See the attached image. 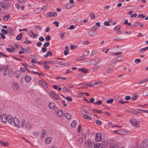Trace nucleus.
<instances>
[{
    "mask_svg": "<svg viewBox=\"0 0 148 148\" xmlns=\"http://www.w3.org/2000/svg\"><path fill=\"white\" fill-rule=\"evenodd\" d=\"M122 52H117V53H115L112 54V55H113L114 56H117L118 55L121 54H122Z\"/></svg>",
    "mask_w": 148,
    "mask_h": 148,
    "instance_id": "obj_59",
    "label": "nucleus"
},
{
    "mask_svg": "<svg viewBox=\"0 0 148 148\" xmlns=\"http://www.w3.org/2000/svg\"><path fill=\"white\" fill-rule=\"evenodd\" d=\"M1 31L3 33H4L5 34H7L8 33V30H6L4 29H1Z\"/></svg>",
    "mask_w": 148,
    "mask_h": 148,
    "instance_id": "obj_46",
    "label": "nucleus"
},
{
    "mask_svg": "<svg viewBox=\"0 0 148 148\" xmlns=\"http://www.w3.org/2000/svg\"><path fill=\"white\" fill-rule=\"evenodd\" d=\"M0 35L2 39H4L5 38V36L3 33H1L0 34Z\"/></svg>",
    "mask_w": 148,
    "mask_h": 148,
    "instance_id": "obj_62",
    "label": "nucleus"
},
{
    "mask_svg": "<svg viewBox=\"0 0 148 148\" xmlns=\"http://www.w3.org/2000/svg\"><path fill=\"white\" fill-rule=\"evenodd\" d=\"M100 146V144L98 143L95 144L94 146V148H99Z\"/></svg>",
    "mask_w": 148,
    "mask_h": 148,
    "instance_id": "obj_51",
    "label": "nucleus"
},
{
    "mask_svg": "<svg viewBox=\"0 0 148 148\" xmlns=\"http://www.w3.org/2000/svg\"><path fill=\"white\" fill-rule=\"evenodd\" d=\"M9 70L8 69H5L3 72V75L4 76L6 75L9 72Z\"/></svg>",
    "mask_w": 148,
    "mask_h": 148,
    "instance_id": "obj_36",
    "label": "nucleus"
},
{
    "mask_svg": "<svg viewBox=\"0 0 148 148\" xmlns=\"http://www.w3.org/2000/svg\"><path fill=\"white\" fill-rule=\"evenodd\" d=\"M72 7V5H71L70 3H68L66 5V7L67 8H69Z\"/></svg>",
    "mask_w": 148,
    "mask_h": 148,
    "instance_id": "obj_53",
    "label": "nucleus"
},
{
    "mask_svg": "<svg viewBox=\"0 0 148 148\" xmlns=\"http://www.w3.org/2000/svg\"><path fill=\"white\" fill-rule=\"evenodd\" d=\"M49 108L51 109L55 107V104L54 102H52L49 104Z\"/></svg>",
    "mask_w": 148,
    "mask_h": 148,
    "instance_id": "obj_22",
    "label": "nucleus"
},
{
    "mask_svg": "<svg viewBox=\"0 0 148 148\" xmlns=\"http://www.w3.org/2000/svg\"><path fill=\"white\" fill-rule=\"evenodd\" d=\"M39 40L41 42H43L44 41V39L43 37L40 36L39 38Z\"/></svg>",
    "mask_w": 148,
    "mask_h": 148,
    "instance_id": "obj_63",
    "label": "nucleus"
},
{
    "mask_svg": "<svg viewBox=\"0 0 148 148\" xmlns=\"http://www.w3.org/2000/svg\"><path fill=\"white\" fill-rule=\"evenodd\" d=\"M148 147V139L143 140L140 145L141 148H147Z\"/></svg>",
    "mask_w": 148,
    "mask_h": 148,
    "instance_id": "obj_4",
    "label": "nucleus"
},
{
    "mask_svg": "<svg viewBox=\"0 0 148 148\" xmlns=\"http://www.w3.org/2000/svg\"><path fill=\"white\" fill-rule=\"evenodd\" d=\"M63 114V111L61 110H59L57 112V116L59 117L62 116Z\"/></svg>",
    "mask_w": 148,
    "mask_h": 148,
    "instance_id": "obj_16",
    "label": "nucleus"
},
{
    "mask_svg": "<svg viewBox=\"0 0 148 148\" xmlns=\"http://www.w3.org/2000/svg\"><path fill=\"white\" fill-rule=\"evenodd\" d=\"M86 86H93V85L92 83H90L89 84H87L86 85Z\"/></svg>",
    "mask_w": 148,
    "mask_h": 148,
    "instance_id": "obj_64",
    "label": "nucleus"
},
{
    "mask_svg": "<svg viewBox=\"0 0 148 148\" xmlns=\"http://www.w3.org/2000/svg\"><path fill=\"white\" fill-rule=\"evenodd\" d=\"M12 87L14 89L16 90L18 89L19 86L17 84L14 83Z\"/></svg>",
    "mask_w": 148,
    "mask_h": 148,
    "instance_id": "obj_19",
    "label": "nucleus"
},
{
    "mask_svg": "<svg viewBox=\"0 0 148 148\" xmlns=\"http://www.w3.org/2000/svg\"><path fill=\"white\" fill-rule=\"evenodd\" d=\"M65 33L62 32L60 34V38L61 39H63L64 38V35Z\"/></svg>",
    "mask_w": 148,
    "mask_h": 148,
    "instance_id": "obj_38",
    "label": "nucleus"
},
{
    "mask_svg": "<svg viewBox=\"0 0 148 148\" xmlns=\"http://www.w3.org/2000/svg\"><path fill=\"white\" fill-rule=\"evenodd\" d=\"M81 84H83V85L82 86V88H87V87H86L87 86H86V84L84 83H80L78 84V85H80Z\"/></svg>",
    "mask_w": 148,
    "mask_h": 148,
    "instance_id": "obj_44",
    "label": "nucleus"
},
{
    "mask_svg": "<svg viewBox=\"0 0 148 148\" xmlns=\"http://www.w3.org/2000/svg\"><path fill=\"white\" fill-rule=\"evenodd\" d=\"M96 123L97 125H101L102 124L101 122L99 120H97L96 121Z\"/></svg>",
    "mask_w": 148,
    "mask_h": 148,
    "instance_id": "obj_60",
    "label": "nucleus"
},
{
    "mask_svg": "<svg viewBox=\"0 0 148 148\" xmlns=\"http://www.w3.org/2000/svg\"><path fill=\"white\" fill-rule=\"evenodd\" d=\"M108 143V141L106 140H104L100 144L101 148H104L107 145Z\"/></svg>",
    "mask_w": 148,
    "mask_h": 148,
    "instance_id": "obj_11",
    "label": "nucleus"
},
{
    "mask_svg": "<svg viewBox=\"0 0 148 148\" xmlns=\"http://www.w3.org/2000/svg\"><path fill=\"white\" fill-rule=\"evenodd\" d=\"M25 123V119H23L21 121V127H23L24 126Z\"/></svg>",
    "mask_w": 148,
    "mask_h": 148,
    "instance_id": "obj_27",
    "label": "nucleus"
},
{
    "mask_svg": "<svg viewBox=\"0 0 148 148\" xmlns=\"http://www.w3.org/2000/svg\"><path fill=\"white\" fill-rule=\"evenodd\" d=\"M50 45V42H45L44 45H43V47H46L47 46H49Z\"/></svg>",
    "mask_w": 148,
    "mask_h": 148,
    "instance_id": "obj_43",
    "label": "nucleus"
},
{
    "mask_svg": "<svg viewBox=\"0 0 148 148\" xmlns=\"http://www.w3.org/2000/svg\"><path fill=\"white\" fill-rule=\"evenodd\" d=\"M25 80L27 83H28L31 81V77L29 75H27L25 77Z\"/></svg>",
    "mask_w": 148,
    "mask_h": 148,
    "instance_id": "obj_18",
    "label": "nucleus"
},
{
    "mask_svg": "<svg viewBox=\"0 0 148 148\" xmlns=\"http://www.w3.org/2000/svg\"><path fill=\"white\" fill-rule=\"evenodd\" d=\"M49 94L54 99L57 100L59 99V96L54 91H51L49 92Z\"/></svg>",
    "mask_w": 148,
    "mask_h": 148,
    "instance_id": "obj_5",
    "label": "nucleus"
},
{
    "mask_svg": "<svg viewBox=\"0 0 148 148\" xmlns=\"http://www.w3.org/2000/svg\"><path fill=\"white\" fill-rule=\"evenodd\" d=\"M104 25L106 26H109L110 25V24L109 22L106 21L104 22Z\"/></svg>",
    "mask_w": 148,
    "mask_h": 148,
    "instance_id": "obj_58",
    "label": "nucleus"
},
{
    "mask_svg": "<svg viewBox=\"0 0 148 148\" xmlns=\"http://www.w3.org/2000/svg\"><path fill=\"white\" fill-rule=\"evenodd\" d=\"M39 83L40 85L43 87H47V83L43 79L40 80L39 81Z\"/></svg>",
    "mask_w": 148,
    "mask_h": 148,
    "instance_id": "obj_8",
    "label": "nucleus"
},
{
    "mask_svg": "<svg viewBox=\"0 0 148 148\" xmlns=\"http://www.w3.org/2000/svg\"><path fill=\"white\" fill-rule=\"evenodd\" d=\"M113 101V100L112 99H110L109 100H108L106 101V103H112Z\"/></svg>",
    "mask_w": 148,
    "mask_h": 148,
    "instance_id": "obj_50",
    "label": "nucleus"
},
{
    "mask_svg": "<svg viewBox=\"0 0 148 148\" xmlns=\"http://www.w3.org/2000/svg\"><path fill=\"white\" fill-rule=\"evenodd\" d=\"M141 61L140 59H136L135 60V63L136 64H138L139 63H140Z\"/></svg>",
    "mask_w": 148,
    "mask_h": 148,
    "instance_id": "obj_56",
    "label": "nucleus"
},
{
    "mask_svg": "<svg viewBox=\"0 0 148 148\" xmlns=\"http://www.w3.org/2000/svg\"><path fill=\"white\" fill-rule=\"evenodd\" d=\"M12 121L14 125L16 127L18 128L20 127L21 123L18 119L16 117H14Z\"/></svg>",
    "mask_w": 148,
    "mask_h": 148,
    "instance_id": "obj_2",
    "label": "nucleus"
},
{
    "mask_svg": "<svg viewBox=\"0 0 148 148\" xmlns=\"http://www.w3.org/2000/svg\"><path fill=\"white\" fill-rule=\"evenodd\" d=\"M101 59L97 58L93 60H92L90 61V63H93V64H96L99 63L101 61Z\"/></svg>",
    "mask_w": 148,
    "mask_h": 148,
    "instance_id": "obj_7",
    "label": "nucleus"
},
{
    "mask_svg": "<svg viewBox=\"0 0 148 148\" xmlns=\"http://www.w3.org/2000/svg\"><path fill=\"white\" fill-rule=\"evenodd\" d=\"M121 27L120 25H118L114 29V31H116L118 34H121V31L119 30Z\"/></svg>",
    "mask_w": 148,
    "mask_h": 148,
    "instance_id": "obj_13",
    "label": "nucleus"
},
{
    "mask_svg": "<svg viewBox=\"0 0 148 148\" xmlns=\"http://www.w3.org/2000/svg\"><path fill=\"white\" fill-rule=\"evenodd\" d=\"M25 50L26 51V52L27 53H29L31 52L32 50L29 47H27L25 49Z\"/></svg>",
    "mask_w": 148,
    "mask_h": 148,
    "instance_id": "obj_28",
    "label": "nucleus"
},
{
    "mask_svg": "<svg viewBox=\"0 0 148 148\" xmlns=\"http://www.w3.org/2000/svg\"><path fill=\"white\" fill-rule=\"evenodd\" d=\"M22 33H20L19 35H18L16 37V39L17 40H20L22 37Z\"/></svg>",
    "mask_w": 148,
    "mask_h": 148,
    "instance_id": "obj_30",
    "label": "nucleus"
},
{
    "mask_svg": "<svg viewBox=\"0 0 148 148\" xmlns=\"http://www.w3.org/2000/svg\"><path fill=\"white\" fill-rule=\"evenodd\" d=\"M58 61H55L53 60H51L49 61V63H51L52 64H58Z\"/></svg>",
    "mask_w": 148,
    "mask_h": 148,
    "instance_id": "obj_48",
    "label": "nucleus"
},
{
    "mask_svg": "<svg viewBox=\"0 0 148 148\" xmlns=\"http://www.w3.org/2000/svg\"><path fill=\"white\" fill-rule=\"evenodd\" d=\"M67 101H72V99L71 97H65Z\"/></svg>",
    "mask_w": 148,
    "mask_h": 148,
    "instance_id": "obj_45",
    "label": "nucleus"
},
{
    "mask_svg": "<svg viewBox=\"0 0 148 148\" xmlns=\"http://www.w3.org/2000/svg\"><path fill=\"white\" fill-rule=\"evenodd\" d=\"M46 16L47 17H50L53 16L52 12H49L47 13L46 14Z\"/></svg>",
    "mask_w": 148,
    "mask_h": 148,
    "instance_id": "obj_35",
    "label": "nucleus"
},
{
    "mask_svg": "<svg viewBox=\"0 0 148 148\" xmlns=\"http://www.w3.org/2000/svg\"><path fill=\"white\" fill-rule=\"evenodd\" d=\"M99 67L98 65L95 66L92 69V71H95L97 70L99 68Z\"/></svg>",
    "mask_w": 148,
    "mask_h": 148,
    "instance_id": "obj_32",
    "label": "nucleus"
},
{
    "mask_svg": "<svg viewBox=\"0 0 148 148\" xmlns=\"http://www.w3.org/2000/svg\"><path fill=\"white\" fill-rule=\"evenodd\" d=\"M62 90L64 92H69L71 91V90L69 89V88H67L65 87H64L62 89Z\"/></svg>",
    "mask_w": 148,
    "mask_h": 148,
    "instance_id": "obj_34",
    "label": "nucleus"
},
{
    "mask_svg": "<svg viewBox=\"0 0 148 148\" xmlns=\"http://www.w3.org/2000/svg\"><path fill=\"white\" fill-rule=\"evenodd\" d=\"M91 114L89 113H87V114L83 116V117L84 119H87L88 120H91L92 119V118L90 116Z\"/></svg>",
    "mask_w": 148,
    "mask_h": 148,
    "instance_id": "obj_9",
    "label": "nucleus"
},
{
    "mask_svg": "<svg viewBox=\"0 0 148 148\" xmlns=\"http://www.w3.org/2000/svg\"><path fill=\"white\" fill-rule=\"evenodd\" d=\"M24 43H28L29 44H31V42L30 41L28 40L27 39V38H26L25 41L24 42Z\"/></svg>",
    "mask_w": 148,
    "mask_h": 148,
    "instance_id": "obj_55",
    "label": "nucleus"
},
{
    "mask_svg": "<svg viewBox=\"0 0 148 148\" xmlns=\"http://www.w3.org/2000/svg\"><path fill=\"white\" fill-rule=\"evenodd\" d=\"M53 23L56 25V27H58L59 26V22L57 21H54Z\"/></svg>",
    "mask_w": 148,
    "mask_h": 148,
    "instance_id": "obj_57",
    "label": "nucleus"
},
{
    "mask_svg": "<svg viewBox=\"0 0 148 148\" xmlns=\"http://www.w3.org/2000/svg\"><path fill=\"white\" fill-rule=\"evenodd\" d=\"M84 146L86 147H92V143L90 139H88L87 141L85 143Z\"/></svg>",
    "mask_w": 148,
    "mask_h": 148,
    "instance_id": "obj_6",
    "label": "nucleus"
},
{
    "mask_svg": "<svg viewBox=\"0 0 148 148\" xmlns=\"http://www.w3.org/2000/svg\"><path fill=\"white\" fill-rule=\"evenodd\" d=\"M147 50H148V47L142 48L139 50V51L140 52H142L144 51Z\"/></svg>",
    "mask_w": 148,
    "mask_h": 148,
    "instance_id": "obj_37",
    "label": "nucleus"
},
{
    "mask_svg": "<svg viewBox=\"0 0 148 148\" xmlns=\"http://www.w3.org/2000/svg\"><path fill=\"white\" fill-rule=\"evenodd\" d=\"M32 127V125L31 123L29 122L27 123L25 125V129H27L28 130L31 129Z\"/></svg>",
    "mask_w": 148,
    "mask_h": 148,
    "instance_id": "obj_14",
    "label": "nucleus"
},
{
    "mask_svg": "<svg viewBox=\"0 0 148 148\" xmlns=\"http://www.w3.org/2000/svg\"><path fill=\"white\" fill-rule=\"evenodd\" d=\"M145 16L143 14H139L138 16V18H143L145 17Z\"/></svg>",
    "mask_w": 148,
    "mask_h": 148,
    "instance_id": "obj_41",
    "label": "nucleus"
},
{
    "mask_svg": "<svg viewBox=\"0 0 148 148\" xmlns=\"http://www.w3.org/2000/svg\"><path fill=\"white\" fill-rule=\"evenodd\" d=\"M51 140L52 139L51 137H47L45 139V143L46 144H49L50 143Z\"/></svg>",
    "mask_w": 148,
    "mask_h": 148,
    "instance_id": "obj_15",
    "label": "nucleus"
},
{
    "mask_svg": "<svg viewBox=\"0 0 148 148\" xmlns=\"http://www.w3.org/2000/svg\"><path fill=\"white\" fill-rule=\"evenodd\" d=\"M101 135L99 133L97 134L95 138V140L96 142H99L101 140Z\"/></svg>",
    "mask_w": 148,
    "mask_h": 148,
    "instance_id": "obj_10",
    "label": "nucleus"
},
{
    "mask_svg": "<svg viewBox=\"0 0 148 148\" xmlns=\"http://www.w3.org/2000/svg\"><path fill=\"white\" fill-rule=\"evenodd\" d=\"M102 103V101L101 100H99L98 101L96 102L93 103V104L95 105L97 104L100 105Z\"/></svg>",
    "mask_w": 148,
    "mask_h": 148,
    "instance_id": "obj_39",
    "label": "nucleus"
},
{
    "mask_svg": "<svg viewBox=\"0 0 148 148\" xmlns=\"http://www.w3.org/2000/svg\"><path fill=\"white\" fill-rule=\"evenodd\" d=\"M113 70L112 68H109L108 69L104 71L103 73V74L104 75H106L110 74Z\"/></svg>",
    "mask_w": 148,
    "mask_h": 148,
    "instance_id": "obj_12",
    "label": "nucleus"
},
{
    "mask_svg": "<svg viewBox=\"0 0 148 148\" xmlns=\"http://www.w3.org/2000/svg\"><path fill=\"white\" fill-rule=\"evenodd\" d=\"M30 33L29 34V35L32 38L34 33L32 30H30Z\"/></svg>",
    "mask_w": 148,
    "mask_h": 148,
    "instance_id": "obj_61",
    "label": "nucleus"
},
{
    "mask_svg": "<svg viewBox=\"0 0 148 148\" xmlns=\"http://www.w3.org/2000/svg\"><path fill=\"white\" fill-rule=\"evenodd\" d=\"M46 134V130H43L41 132V136L40 137V138H42L45 136Z\"/></svg>",
    "mask_w": 148,
    "mask_h": 148,
    "instance_id": "obj_21",
    "label": "nucleus"
},
{
    "mask_svg": "<svg viewBox=\"0 0 148 148\" xmlns=\"http://www.w3.org/2000/svg\"><path fill=\"white\" fill-rule=\"evenodd\" d=\"M8 32L9 33L12 34L14 33V30L11 27H9L7 29Z\"/></svg>",
    "mask_w": 148,
    "mask_h": 148,
    "instance_id": "obj_25",
    "label": "nucleus"
},
{
    "mask_svg": "<svg viewBox=\"0 0 148 148\" xmlns=\"http://www.w3.org/2000/svg\"><path fill=\"white\" fill-rule=\"evenodd\" d=\"M45 39L46 41L49 40L51 39V37L50 36L47 35L45 38Z\"/></svg>",
    "mask_w": 148,
    "mask_h": 148,
    "instance_id": "obj_54",
    "label": "nucleus"
},
{
    "mask_svg": "<svg viewBox=\"0 0 148 148\" xmlns=\"http://www.w3.org/2000/svg\"><path fill=\"white\" fill-rule=\"evenodd\" d=\"M7 50L9 52H12L15 51V49L14 47H12L11 48H7Z\"/></svg>",
    "mask_w": 148,
    "mask_h": 148,
    "instance_id": "obj_31",
    "label": "nucleus"
},
{
    "mask_svg": "<svg viewBox=\"0 0 148 148\" xmlns=\"http://www.w3.org/2000/svg\"><path fill=\"white\" fill-rule=\"evenodd\" d=\"M10 16L9 15H7L4 16L3 18V20L4 21H6L8 20V18L10 17Z\"/></svg>",
    "mask_w": 148,
    "mask_h": 148,
    "instance_id": "obj_23",
    "label": "nucleus"
},
{
    "mask_svg": "<svg viewBox=\"0 0 148 148\" xmlns=\"http://www.w3.org/2000/svg\"><path fill=\"white\" fill-rule=\"evenodd\" d=\"M78 70L79 71H81L84 73H86L88 72V69L84 68L82 69H79Z\"/></svg>",
    "mask_w": 148,
    "mask_h": 148,
    "instance_id": "obj_17",
    "label": "nucleus"
},
{
    "mask_svg": "<svg viewBox=\"0 0 148 148\" xmlns=\"http://www.w3.org/2000/svg\"><path fill=\"white\" fill-rule=\"evenodd\" d=\"M1 119V120L3 123H5L7 122L8 120V123L11 124L12 122L13 116L11 115H9L7 116L5 114H3L2 116L0 115V119Z\"/></svg>",
    "mask_w": 148,
    "mask_h": 148,
    "instance_id": "obj_1",
    "label": "nucleus"
},
{
    "mask_svg": "<svg viewBox=\"0 0 148 148\" xmlns=\"http://www.w3.org/2000/svg\"><path fill=\"white\" fill-rule=\"evenodd\" d=\"M138 96L137 95H135L132 98V100H136L138 97Z\"/></svg>",
    "mask_w": 148,
    "mask_h": 148,
    "instance_id": "obj_49",
    "label": "nucleus"
},
{
    "mask_svg": "<svg viewBox=\"0 0 148 148\" xmlns=\"http://www.w3.org/2000/svg\"><path fill=\"white\" fill-rule=\"evenodd\" d=\"M77 124V121L74 120L72 121L71 123V126L72 128L74 127Z\"/></svg>",
    "mask_w": 148,
    "mask_h": 148,
    "instance_id": "obj_26",
    "label": "nucleus"
},
{
    "mask_svg": "<svg viewBox=\"0 0 148 148\" xmlns=\"http://www.w3.org/2000/svg\"><path fill=\"white\" fill-rule=\"evenodd\" d=\"M13 75L14 72L11 71L8 74V76L9 77L11 78L12 77V76Z\"/></svg>",
    "mask_w": 148,
    "mask_h": 148,
    "instance_id": "obj_42",
    "label": "nucleus"
},
{
    "mask_svg": "<svg viewBox=\"0 0 148 148\" xmlns=\"http://www.w3.org/2000/svg\"><path fill=\"white\" fill-rule=\"evenodd\" d=\"M145 82H146L145 79V80H142V81H140L138 82H137V84L139 85L141 84L145 83Z\"/></svg>",
    "mask_w": 148,
    "mask_h": 148,
    "instance_id": "obj_47",
    "label": "nucleus"
},
{
    "mask_svg": "<svg viewBox=\"0 0 148 148\" xmlns=\"http://www.w3.org/2000/svg\"><path fill=\"white\" fill-rule=\"evenodd\" d=\"M21 74V71H16L15 73V76L16 77H18Z\"/></svg>",
    "mask_w": 148,
    "mask_h": 148,
    "instance_id": "obj_24",
    "label": "nucleus"
},
{
    "mask_svg": "<svg viewBox=\"0 0 148 148\" xmlns=\"http://www.w3.org/2000/svg\"><path fill=\"white\" fill-rule=\"evenodd\" d=\"M90 15V17L93 20L95 18V16L94 13H91Z\"/></svg>",
    "mask_w": 148,
    "mask_h": 148,
    "instance_id": "obj_52",
    "label": "nucleus"
},
{
    "mask_svg": "<svg viewBox=\"0 0 148 148\" xmlns=\"http://www.w3.org/2000/svg\"><path fill=\"white\" fill-rule=\"evenodd\" d=\"M130 122L135 127H139L140 124L136 120L133 119L130 120Z\"/></svg>",
    "mask_w": 148,
    "mask_h": 148,
    "instance_id": "obj_3",
    "label": "nucleus"
},
{
    "mask_svg": "<svg viewBox=\"0 0 148 148\" xmlns=\"http://www.w3.org/2000/svg\"><path fill=\"white\" fill-rule=\"evenodd\" d=\"M0 143L3 146H7L9 145V144L7 142H5L1 140H0Z\"/></svg>",
    "mask_w": 148,
    "mask_h": 148,
    "instance_id": "obj_20",
    "label": "nucleus"
},
{
    "mask_svg": "<svg viewBox=\"0 0 148 148\" xmlns=\"http://www.w3.org/2000/svg\"><path fill=\"white\" fill-rule=\"evenodd\" d=\"M64 116L67 119H70L71 117V115L70 114L68 113H66L64 114Z\"/></svg>",
    "mask_w": 148,
    "mask_h": 148,
    "instance_id": "obj_29",
    "label": "nucleus"
},
{
    "mask_svg": "<svg viewBox=\"0 0 148 148\" xmlns=\"http://www.w3.org/2000/svg\"><path fill=\"white\" fill-rule=\"evenodd\" d=\"M83 139L82 137H79L77 139V142L80 144H81L83 142Z\"/></svg>",
    "mask_w": 148,
    "mask_h": 148,
    "instance_id": "obj_33",
    "label": "nucleus"
},
{
    "mask_svg": "<svg viewBox=\"0 0 148 148\" xmlns=\"http://www.w3.org/2000/svg\"><path fill=\"white\" fill-rule=\"evenodd\" d=\"M88 34H89V35L90 36L93 37L95 35L94 34V32H92V31H90L88 32Z\"/></svg>",
    "mask_w": 148,
    "mask_h": 148,
    "instance_id": "obj_40",
    "label": "nucleus"
}]
</instances>
